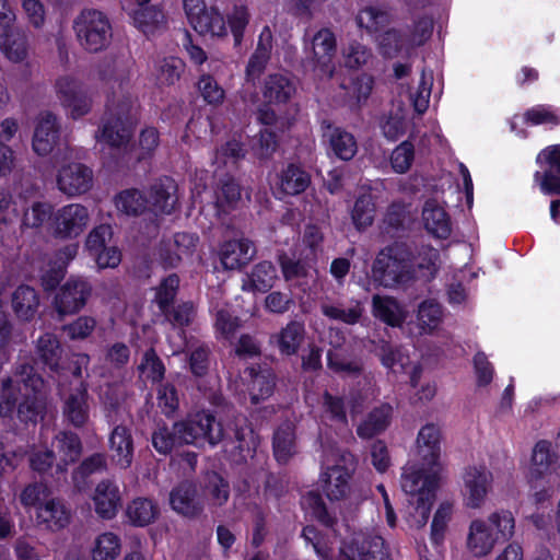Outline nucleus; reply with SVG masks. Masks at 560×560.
<instances>
[{"label":"nucleus","instance_id":"nucleus-1","mask_svg":"<svg viewBox=\"0 0 560 560\" xmlns=\"http://www.w3.org/2000/svg\"><path fill=\"white\" fill-rule=\"evenodd\" d=\"M136 115L130 96L115 93L106 103V110L102 118V126L96 139L104 141L110 148L127 153L132 150V138L136 128Z\"/></svg>","mask_w":560,"mask_h":560},{"label":"nucleus","instance_id":"nucleus-2","mask_svg":"<svg viewBox=\"0 0 560 560\" xmlns=\"http://www.w3.org/2000/svg\"><path fill=\"white\" fill-rule=\"evenodd\" d=\"M413 250L405 242H395L383 248L372 266V278L385 288L407 285L415 279Z\"/></svg>","mask_w":560,"mask_h":560},{"label":"nucleus","instance_id":"nucleus-3","mask_svg":"<svg viewBox=\"0 0 560 560\" xmlns=\"http://www.w3.org/2000/svg\"><path fill=\"white\" fill-rule=\"evenodd\" d=\"M73 31L80 46L90 52L105 49L112 39V25L105 13L84 9L73 20Z\"/></svg>","mask_w":560,"mask_h":560},{"label":"nucleus","instance_id":"nucleus-4","mask_svg":"<svg viewBox=\"0 0 560 560\" xmlns=\"http://www.w3.org/2000/svg\"><path fill=\"white\" fill-rule=\"evenodd\" d=\"M173 424L179 446L187 444L201 446L205 442L215 446L224 440L223 425L211 413L198 412L191 418L176 421Z\"/></svg>","mask_w":560,"mask_h":560},{"label":"nucleus","instance_id":"nucleus-5","mask_svg":"<svg viewBox=\"0 0 560 560\" xmlns=\"http://www.w3.org/2000/svg\"><path fill=\"white\" fill-rule=\"evenodd\" d=\"M93 285L82 277H70L56 291L51 307L58 320L79 313L92 296Z\"/></svg>","mask_w":560,"mask_h":560},{"label":"nucleus","instance_id":"nucleus-6","mask_svg":"<svg viewBox=\"0 0 560 560\" xmlns=\"http://www.w3.org/2000/svg\"><path fill=\"white\" fill-rule=\"evenodd\" d=\"M171 509L188 521L201 518L206 510L205 495L197 482L185 479L172 488L168 494Z\"/></svg>","mask_w":560,"mask_h":560},{"label":"nucleus","instance_id":"nucleus-7","mask_svg":"<svg viewBox=\"0 0 560 560\" xmlns=\"http://www.w3.org/2000/svg\"><path fill=\"white\" fill-rule=\"evenodd\" d=\"M339 560H392L380 536L357 534L340 548Z\"/></svg>","mask_w":560,"mask_h":560},{"label":"nucleus","instance_id":"nucleus-8","mask_svg":"<svg viewBox=\"0 0 560 560\" xmlns=\"http://www.w3.org/2000/svg\"><path fill=\"white\" fill-rule=\"evenodd\" d=\"M89 220L85 207L77 203L65 206L54 213L52 234L61 240L74 238L86 229Z\"/></svg>","mask_w":560,"mask_h":560},{"label":"nucleus","instance_id":"nucleus-9","mask_svg":"<svg viewBox=\"0 0 560 560\" xmlns=\"http://www.w3.org/2000/svg\"><path fill=\"white\" fill-rule=\"evenodd\" d=\"M199 237L196 234L178 232L172 238L163 240L159 246V261L164 269L177 268L184 258L191 257Z\"/></svg>","mask_w":560,"mask_h":560},{"label":"nucleus","instance_id":"nucleus-10","mask_svg":"<svg viewBox=\"0 0 560 560\" xmlns=\"http://www.w3.org/2000/svg\"><path fill=\"white\" fill-rule=\"evenodd\" d=\"M34 354L31 359L51 374L62 375L68 371L65 349L54 334L46 332L36 340Z\"/></svg>","mask_w":560,"mask_h":560},{"label":"nucleus","instance_id":"nucleus-11","mask_svg":"<svg viewBox=\"0 0 560 560\" xmlns=\"http://www.w3.org/2000/svg\"><path fill=\"white\" fill-rule=\"evenodd\" d=\"M55 86L61 104L70 109L72 118L82 117L91 110V98L80 81L65 75L56 81Z\"/></svg>","mask_w":560,"mask_h":560},{"label":"nucleus","instance_id":"nucleus-12","mask_svg":"<svg viewBox=\"0 0 560 560\" xmlns=\"http://www.w3.org/2000/svg\"><path fill=\"white\" fill-rule=\"evenodd\" d=\"M57 186L69 197L83 195L93 186V171L82 163L63 165L58 172Z\"/></svg>","mask_w":560,"mask_h":560},{"label":"nucleus","instance_id":"nucleus-13","mask_svg":"<svg viewBox=\"0 0 560 560\" xmlns=\"http://www.w3.org/2000/svg\"><path fill=\"white\" fill-rule=\"evenodd\" d=\"M296 93V82L289 73L276 72L268 74L262 84L264 101L269 104H287Z\"/></svg>","mask_w":560,"mask_h":560},{"label":"nucleus","instance_id":"nucleus-14","mask_svg":"<svg viewBox=\"0 0 560 560\" xmlns=\"http://www.w3.org/2000/svg\"><path fill=\"white\" fill-rule=\"evenodd\" d=\"M312 54L313 66L319 68L323 74L332 77L335 70L332 57L336 54V38L329 30L323 28L314 35Z\"/></svg>","mask_w":560,"mask_h":560},{"label":"nucleus","instance_id":"nucleus-15","mask_svg":"<svg viewBox=\"0 0 560 560\" xmlns=\"http://www.w3.org/2000/svg\"><path fill=\"white\" fill-rule=\"evenodd\" d=\"M52 445L60 454V459L56 464V474L63 475L68 467L77 463L83 454V444L80 436L72 431H60L54 440Z\"/></svg>","mask_w":560,"mask_h":560},{"label":"nucleus","instance_id":"nucleus-16","mask_svg":"<svg viewBox=\"0 0 560 560\" xmlns=\"http://www.w3.org/2000/svg\"><path fill=\"white\" fill-rule=\"evenodd\" d=\"M417 219V212L410 203L393 202L383 219V231L390 237L408 232Z\"/></svg>","mask_w":560,"mask_h":560},{"label":"nucleus","instance_id":"nucleus-17","mask_svg":"<svg viewBox=\"0 0 560 560\" xmlns=\"http://www.w3.org/2000/svg\"><path fill=\"white\" fill-rule=\"evenodd\" d=\"M256 253V247L249 240H231L222 244L220 259L225 269H241L253 260Z\"/></svg>","mask_w":560,"mask_h":560},{"label":"nucleus","instance_id":"nucleus-18","mask_svg":"<svg viewBox=\"0 0 560 560\" xmlns=\"http://www.w3.org/2000/svg\"><path fill=\"white\" fill-rule=\"evenodd\" d=\"M246 372L252 378L249 397L253 405H258L272 396L277 386V375L271 368L258 364L247 368Z\"/></svg>","mask_w":560,"mask_h":560},{"label":"nucleus","instance_id":"nucleus-19","mask_svg":"<svg viewBox=\"0 0 560 560\" xmlns=\"http://www.w3.org/2000/svg\"><path fill=\"white\" fill-rule=\"evenodd\" d=\"M465 488L468 493V504L479 508L492 483V474L485 466H471L466 469Z\"/></svg>","mask_w":560,"mask_h":560},{"label":"nucleus","instance_id":"nucleus-20","mask_svg":"<svg viewBox=\"0 0 560 560\" xmlns=\"http://www.w3.org/2000/svg\"><path fill=\"white\" fill-rule=\"evenodd\" d=\"M88 384L81 382L63 401L65 418L75 428H82L89 421Z\"/></svg>","mask_w":560,"mask_h":560},{"label":"nucleus","instance_id":"nucleus-21","mask_svg":"<svg viewBox=\"0 0 560 560\" xmlns=\"http://www.w3.org/2000/svg\"><path fill=\"white\" fill-rule=\"evenodd\" d=\"M25 393H42L47 386L44 376L37 371L35 360H20L15 363L12 374L7 376Z\"/></svg>","mask_w":560,"mask_h":560},{"label":"nucleus","instance_id":"nucleus-22","mask_svg":"<svg viewBox=\"0 0 560 560\" xmlns=\"http://www.w3.org/2000/svg\"><path fill=\"white\" fill-rule=\"evenodd\" d=\"M59 137L57 118L51 113H45L40 116L33 137V149L40 155L49 154Z\"/></svg>","mask_w":560,"mask_h":560},{"label":"nucleus","instance_id":"nucleus-23","mask_svg":"<svg viewBox=\"0 0 560 560\" xmlns=\"http://www.w3.org/2000/svg\"><path fill=\"white\" fill-rule=\"evenodd\" d=\"M234 442L236 444L230 451L229 456L232 462L240 465L255 456L259 445V438L254 429L244 421V424L235 427Z\"/></svg>","mask_w":560,"mask_h":560},{"label":"nucleus","instance_id":"nucleus-24","mask_svg":"<svg viewBox=\"0 0 560 560\" xmlns=\"http://www.w3.org/2000/svg\"><path fill=\"white\" fill-rule=\"evenodd\" d=\"M39 304L37 291L30 285H19L12 293L11 306L20 322H32L38 312Z\"/></svg>","mask_w":560,"mask_h":560},{"label":"nucleus","instance_id":"nucleus-25","mask_svg":"<svg viewBox=\"0 0 560 560\" xmlns=\"http://www.w3.org/2000/svg\"><path fill=\"white\" fill-rule=\"evenodd\" d=\"M424 228L431 235L445 240L451 235L452 224L446 211L433 199L425 201L422 209Z\"/></svg>","mask_w":560,"mask_h":560},{"label":"nucleus","instance_id":"nucleus-26","mask_svg":"<svg viewBox=\"0 0 560 560\" xmlns=\"http://www.w3.org/2000/svg\"><path fill=\"white\" fill-rule=\"evenodd\" d=\"M94 502L95 511L101 517L113 518L121 508L118 487L110 480L101 481L95 489Z\"/></svg>","mask_w":560,"mask_h":560},{"label":"nucleus","instance_id":"nucleus-27","mask_svg":"<svg viewBox=\"0 0 560 560\" xmlns=\"http://www.w3.org/2000/svg\"><path fill=\"white\" fill-rule=\"evenodd\" d=\"M112 459L121 468L130 467L133 457V441L130 430L124 425H117L109 438Z\"/></svg>","mask_w":560,"mask_h":560},{"label":"nucleus","instance_id":"nucleus-28","mask_svg":"<svg viewBox=\"0 0 560 560\" xmlns=\"http://www.w3.org/2000/svg\"><path fill=\"white\" fill-rule=\"evenodd\" d=\"M177 186L170 177H164L151 185L149 202L155 211L170 214L177 203Z\"/></svg>","mask_w":560,"mask_h":560},{"label":"nucleus","instance_id":"nucleus-29","mask_svg":"<svg viewBox=\"0 0 560 560\" xmlns=\"http://www.w3.org/2000/svg\"><path fill=\"white\" fill-rule=\"evenodd\" d=\"M372 308L376 318L392 327H400L408 314L395 298L377 294L372 298Z\"/></svg>","mask_w":560,"mask_h":560},{"label":"nucleus","instance_id":"nucleus-30","mask_svg":"<svg viewBox=\"0 0 560 560\" xmlns=\"http://www.w3.org/2000/svg\"><path fill=\"white\" fill-rule=\"evenodd\" d=\"M440 441L441 431L433 423L425 424L419 431L417 445L419 452L422 454L423 459L431 468L439 465V458L441 454Z\"/></svg>","mask_w":560,"mask_h":560},{"label":"nucleus","instance_id":"nucleus-31","mask_svg":"<svg viewBox=\"0 0 560 560\" xmlns=\"http://www.w3.org/2000/svg\"><path fill=\"white\" fill-rule=\"evenodd\" d=\"M497 541H499V537L493 535L486 522L480 520L471 522L467 545L476 557H483L490 553Z\"/></svg>","mask_w":560,"mask_h":560},{"label":"nucleus","instance_id":"nucleus-32","mask_svg":"<svg viewBox=\"0 0 560 560\" xmlns=\"http://www.w3.org/2000/svg\"><path fill=\"white\" fill-rule=\"evenodd\" d=\"M27 37L21 30L8 26L0 35V49L13 62H21L27 57Z\"/></svg>","mask_w":560,"mask_h":560},{"label":"nucleus","instance_id":"nucleus-33","mask_svg":"<svg viewBox=\"0 0 560 560\" xmlns=\"http://www.w3.org/2000/svg\"><path fill=\"white\" fill-rule=\"evenodd\" d=\"M350 475L348 470L339 465H334L323 475V490L330 501H338L346 498Z\"/></svg>","mask_w":560,"mask_h":560},{"label":"nucleus","instance_id":"nucleus-34","mask_svg":"<svg viewBox=\"0 0 560 560\" xmlns=\"http://www.w3.org/2000/svg\"><path fill=\"white\" fill-rule=\"evenodd\" d=\"M14 412H16V417L21 422L35 424L46 412L44 392L22 393Z\"/></svg>","mask_w":560,"mask_h":560},{"label":"nucleus","instance_id":"nucleus-35","mask_svg":"<svg viewBox=\"0 0 560 560\" xmlns=\"http://www.w3.org/2000/svg\"><path fill=\"white\" fill-rule=\"evenodd\" d=\"M550 447V442L541 440L536 443L533 450L527 479L535 489L538 488L537 482L545 476L550 465L555 462V456L551 454Z\"/></svg>","mask_w":560,"mask_h":560},{"label":"nucleus","instance_id":"nucleus-36","mask_svg":"<svg viewBox=\"0 0 560 560\" xmlns=\"http://www.w3.org/2000/svg\"><path fill=\"white\" fill-rule=\"evenodd\" d=\"M273 455L279 464H287L296 452L294 425L287 421L273 434Z\"/></svg>","mask_w":560,"mask_h":560},{"label":"nucleus","instance_id":"nucleus-37","mask_svg":"<svg viewBox=\"0 0 560 560\" xmlns=\"http://www.w3.org/2000/svg\"><path fill=\"white\" fill-rule=\"evenodd\" d=\"M37 518L47 527L58 530L70 522V512L59 499H48L38 508Z\"/></svg>","mask_w":560,"mask_h":560},{"label":"nucleus","instance_id":"nucleus-38","mask_svg":"<svg viewBox=\"0 0 560 560\" xmlns=\"http://www.w3.org/2000/svg\"><path fill=\"white\" fill-rule=\"evenodd\" d=\"M277 279V270L270 261L257 264L243 281L242 289L253 292H268Z\"/></svg>","mask_w":560,"mask_h":560},{"label":"nucleus","instance_id":"nucleus-39","mask_svg":"<svg viewBox=\"0 0 560 560\" xmlns=\"http://www.w3.org/2000/svg\"><path fill=\"white\" fill-rule=\"evenodd\" d=\"M107 469L106 456L103 453H94L84 458L72 471L73 486L78 491H84L89 487V477Z\"/></svg>","mask_w":560,"mask_h":560},{"label":"nucleus","instance_id":"nucleus-40","mask_svg":"<svg viewBox=\"0 0 560 560\" xmlns=\"http://www.w3.org/2000/svg\"><path fill=\"white\" fill-rule=\"evenodd\" d=\"M189 23L201 35L224 36L226 34L224 19L214 8L208 9L206 7L205 10L190 19Z\"/></svg>","mask_w":560,"mask_h":560},{"label":"nucleus","instance_id":"nucleus-41","mask_svg":"<svg viewBox=\"0 0 560 560\" xmlns=\"http://www.w3.org/2000/svg\"><path fill=\"white\" fill-rule=\"evenodd\" d=\"M159 508L147 498H137L128 504L126 514L136 526H145L153 523L159 516Z\"/></svg>","mask_w":560,"mask_h":560},{"label":"nucleus","instance_id":"nucleus-42","mask_svg":"<svg viewBox=\"0 0 560 560\" xmlns=\"http://www.w3.org/2000/svg\"><path fill=\"white\" fill-rule=\"evenodd\" d=\"M304 325L300 322H290L276 336L277 345L282 354H295L304 339Z\"/></svg>","mask_w":560,"mask_h":560},{"label":"nucleus","instance_id":"nucleus-43","mask_svg":"<svg viewBox=\"0 0 560 560\" xmlns=\"http://www.w3.org/2000/svg\"><path fill=\"white\" fill-rule=\"evenodd\" d=\"M390 417V407L382 406L380 408H375L371 411L357 430V433L360 438L371 439L376 434L383 432L388 423Z\"/></svg>","mask_w":560,"mask_h":560},{"label":"nucleus","instance_id":"nucleus-44","mask_svg":"<svg viewBox=\"0 0 560 560\" xmlns=\"http://www.w3.org/2000/svg\"><path fill=\"white\" fill-rule=\"evenodd\" d=\"M310 175L301 167L290 164L281 174V190L287 195H299L310 185Z\"/></svg>","mask_w":560,"mask_h":560},{"label":"nucleus","instance_id":"nucleus-45","mask_svg":"<svg viewBox=\"0 0 560 560\" xmlns=\"http://www.w3.org/2000/svg\"><path fill=\"white\" fill-rule=\"evenodd\" d=\"M375 205L371 194L360 195L352 208L351 219L357 230L362 231L373 224Z\"/></svg>","mask_w":560,"mask_h":560},{"label":"nucleus","instance_id":"nucleus-46","mask_svg":"<svg viewBox=\"0 0 560 560\" xmlns=\"http://www.w3.org/2000/svg\"><path fill=\"white\" fill-rule=\"evenodd\" d=\"M434 481V493L439 488V479L436 474L423 475L422 471H412L402 477L401 488L410 498L408 500H416L420 497L424 489H429L431 481Z\"/></svg>","mask_w":560,"mask_h":560},{"label":"nucleus","instance_id":"nucleus-47","mask_svg":"<svg viewBox=\"0 0 560 560\" xmlns=\"http://www.w3.org/2000/svg\"><path fill=\"white\" fill-rule=\"evenodd\" d=\"M320 310L326 317L348 325H355L359 323L363 314V307L359 301H355L354 304L348 308L343 307L342 304L332 305L322 303Z\"/></svg>","mask_w":560,"mask_h":560},{"label":"nucleus","instance_id":"nucleus-48","mask_svg":"<svg viewBox=\"0 0 560 560\" xmlns=\"http://www.w3.org/2000/svg\"><path fill=\"white\" fill-rule=\"evenodd\" d=\"M341 88L347 90L350 100L353 101L351 107L357 109L361 108L362 104L369 98L373 89V78L366 73L352 78L349 84H341Z\"/></svg>","mask_w":560,"mask_h":560},{"label":"nucleus","instance_id":"nucleus-49","mask_svg":"<svg viewBox=\"0 0 560 560\" xmlns=\"http://www.w3.org/2000/svg\"><path fill=\"white\" fill-rule=\"evenodd\" d=\"M21 396L22 388L11 378L4 376L0 380V418H12Z\"/></svg>","mask_w":560,"mask_h":560},{"label":"nucleus","instance_id":"nucleus-50","mask_svg":"<svg viewBox=\"0 0 560 560\" xmlns=\"http://www.w3.org/2000/svg\"><path fill=\"white\" fill-rule=\"evenodd\" d=\"M215 196L217 207L225 212L228 209L234 208L241 199V187L233 177L225 175L218 183Z\"/></svg>","mask_w":560,"mask_h":560},{"label":"nucleus","instance_id":"nucleus-51","mask_svg":"<svg viewBox=\"0 0 560 560\" xmlns=\"http://www.w3.org/2000/svg\"><path fill=\"white\" fill-rule=\"evenodd\" d=\"M205 489L214 506H223L230 498L229 481L214 470L207 471Z\"/></svg>","mask_w":560,"mask_h":560},{"label":"nucleus","instance_id":"nucleus-52","mask_svg":"<svg viewBox=\"0 0 560 560\" xmlns=\"http://www.w3.org/2000/svg\"><path fill=\"white\" fill-rule=\"evenodd\" d=\"M163 12L154 5H141L133 12L136 26L144 34L153 33L164 23Z\"/></svg>","mask_w":560,"mask_h":560},{"label":"nucleus","instance_id":"nucleus-53","mask_svg":"<svg viewBox=\"0 0 560 560\" xmlns=\"http://www.w3.org/2000/svg\"><path fill=\"white\" fill-rule=\"evenodd\" d=\"M431 489H424L416 500H408L415 512L410 513L417 527H423L429 520L431 508L435 502L434 481H431Z\"/></svg>","mask_w":560,"mask_h":560},{"label":"nucleus","instance_id":"nucleus-54","mask_svg":"<svg viewBox=\"0 0 560 560\" xmlns=\"http://www.w3.org/2000/svg\"><path fill=\"white\" fill-rule=\"evenodd\" d=\"M56 464L54 450L33 447L28 453L30 468L42 477L52 476L51 470L56 469Z\"/></svg>","mask_w":560,"mask_h":560},{"label":"nucleus","instance_id":"nucleus-55","mask_svg":"<svg viewBox=\"0 0 560 560\" xmlns=\"http://www.w3.org/2000/svg\"><path fill=\"white\" fill-rule=\"evenodd\" d=\"M185 63L177 57L164 58L158 63L156 80L162 85H173L184 72Z\"/></svg>","mask_w":560,"mask_h":560},{"label":"nucleus","instance_id":"nucleus-56","mask_svg":"<svg viewBox=\"0 0 560 560\" xmlns=\"http://www.w3.org/2000/svg\"><path fill=\"white\" fill-rule=\"evenodd\" d=\"M116 207L128 215H139L147 208V199L137 189H128L116 197Z\"/></svg>","mask_w":560,"mask_h":560},{"label":"nucleus","instance_id":"nucleus-57","mask_svg":"<svg viewBox=\"0 0 560 560\" xmlns=\"http://www.w3.org/2000/svg\"><path fill=\"white\" fill-rule=\"evenodd\" d=\"M119 551V538L113 533H104L97 537L92 556L93 560H114Z\"/></svg>","mask_w":560,"mask_h":560},{"label":"nucleus","instance_id":"nucleus-58","mask_svg":"<svg viewBox=\"0 0 560 560\" xmlns=\"http://www.w3.org/2000/svg\"><path fill=\"white\" fill-rule=\"evenodd\" d=\"M265 32L260 35V40L255 49L254 54L248 60L246 67V81L254 82L255 79L259 78L266 69L267 62L270 58L269 47L262 43V36Z\"/></svg>","mask_w":560,"mask_h":560},{"label":"nucleus","instance_id":"nucleus-59","mask_svg":"<svg viewBox=\"0 0 560 560\" xmlns=\"http://www.w3.org/2000/svg\"><path fill=\"white\" fill-rule=\"evenodd\" d=\"M330 147L334 153L343 161L351 160L357 153L354 137L339 129L330 136Z\"/></svg>","mask_w":560,"mask_h":560},{"label":"nucleus","instance_id":"nucleus-60","mask_svg":"<svg viewBox=\"0 0 560 560\" xmlns=\"http://www.w3.org/2000/svg\"><path fill=\"white\" fill-rule=\"evenodd\" d=\"M357 22L360 27H364L369 32H377L389 23V14L378 8L366 7L358 14Z\"/></svg>","mask_w":560,"mask_h":560},{"label":"nucleus","instance_id":"nucleus-61","mask_svg":"<svg viewBox=\"0 0 560 560\" xmlns=\"http://www.w3.org/2000/svg\"><path fill=\"white\" fill-rule=\"evenodd\" d=\"M152 445L161 455H168L175 447H179L174 424L171 429L166 424L159 425L152 433Z\"/></svg>","mask_w":560,"mask_h":560},{"label":"nucleus","instance_id":"nucleus-62","mask_svg":"<svg viewBox=\"0 0 560 560\" xmlns=\"http://www.w3.org/2000/svg\"><path fill=\"white\" fill-rule=\"evenodd\" d=\"M52 206L48 202L34 201L23 213V224L28 228H39L48 219H52Z\"/></svg>","mask_w":560,"mask_h":560},{"label":"nucleus","instance_id":"nucleus-63","mask_svg":"<svg viewBox=\"0 0 560 560\" xmlns=\"http://www.w3.org/2000/svg\"><path fill=\"white\" fill-rule=\"evenodd\" d=\"M179 287V277L172 273L164 278L156 289L155 302L160 311L173 305Z\"/></svg>","mask_w":560,"mask_h":560},{"label":"nucleus","instance_id":"nucleus-64","mask_svg":"<svg viewBox=\"0 0 560 560\" xmlns=\"http://www.w3.org/2000/svg\"><path fill=\"white\" fill-rule=\"evenodd\" d=\"M49 488L44 482L28 483L20 494V502L24 508H39L49 497Z\"/></svg>","mask_w":560,"mask_h":560}]
</instances>
